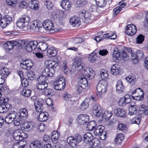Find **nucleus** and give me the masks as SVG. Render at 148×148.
<instances>
[{"instance_id":"393cba45","label":"nucleus","mask_w":148,"mask_h":148,"mask_svg":"<svg viewBox=\"0 0 148 148\" xmlns=\"http://www.w3.org/2000/svg\"><path fill=\"white\" fill-rule=\"evenodd\" d=\"M59 136L60 133L59 132L55 131L52 132L51 139L54 143L55 144H57Z\"/></svg>"},{"instance_id":"052dcab7","label":"nucleus","mask_w":148,"mask_h":148,"mask_svg":"<svg viewBox=\"0 0 148 148\" xmlns=\"http://www.w3.org/2000/svg\"><path fill=\"white\" fill-rule=\"evenodd\" d=\"M47 76L44 75L43 74V72L41 75H40L37 79L38 82H44L47 79Z\"/></svg>"},{"instance_id":"c85d7f7f","label":"nucleus","mask_w":148,"mask_h":148,"mask_svg":"<svg viewBox=\"0 0 148 148\" xmlns=\"http://www.w3.org/2000/svg\"><path fill=\"white\" fill-rule=\"evenodd\" d=\"M45 64H47V67L54 69L58 66V64L57 62L50 60L46 61Z\"/></svg>"},{"instance_id":"79ce46f5","label":"nucleus","mask_w":148,"mask_h":148,"mask_svg":"<svg viewBox=\"0 0 148 148\" xmlns=\"http://www.w3.org/2000/svg\"><path fill=\"white\" fill-rule=\"evenodd\" d=\"M39 47L37 48L40 50L45 51L46 49H48L49 47L48 45L46 42H40L39 43Z\"/></svg>"},{"instance_id":"dca6fc26","label":"nucleus","mask_w":148,"mask_h":148,"mask_svg":"<svg viewBox=\"0 0 148 148\" xmlns=\"http://www.w3.org/2000/svg\"><path fill=\"white\" fill-rule=\"evenodd\" d=\"M74 64L77 71H80L84 66V64L82 62V58H77L75 60Z\"/></svg>"},{"instance_id":"3c124183","label":"nucleus","mask_w":148,"mask_h":148,"mask_svg":"<svg viewBox=\"0 0 148 148\" xmlns=\"http://www.w3.org/2000/svg\"><path fill=\"white\" fill-rule=\"evenodd\" d=\"M88 106V100L87 99H86L82 102L80 106V108L82 110H84L86 109Z\"/></svg>"},{"instance_id":"f8f14e48","label":"nucleus","mask_w":148,"mask_h":148,"mask_svg":"<svg viewBox=\"0 0 148 148\" xmlns=\"http://www.w3.org/2000/svg\"><path fill=\"white\" fill-rule=\"evenodd\" d=\"M77 120L79 124L84 125L89 120V116L86 114H80L78 116Z\"/></svg>"},{"instance_id":"b1692460","label":"nucleus","mask_w":148,"mask_h":148,"mask_svg":"<svg viewBox=\"0 0 148 148\" xmlns=\"http://www.w3.org/2000/svg\"><path fill=\"white\" fill-rule=\"evenodd\" d=\"M116 88L117 92L119 93L123 92L124 90V86L121 80H118L117 82Z\"/></svg>"},{"instance_id":"ea45409f","label":"nucleus","mask_w":148,"mask_h":148,"mask_svg":"<svg viewBox=\"0 0 148 148\" xmlns=\"http://www.w3.org/2000/svg\"><path fill=\"white\" fill-rule=\"evenodd\" d=\"M23 126L24 129H27L29 130H32L33 128L34 123L32 122H24L23 125Z\"/></svg>"},{"instance_id":"cd10ccee","label":"nucleus","mask_w":148,"mask_h":148,"mask_svg":"<svg viewBox=\"0 0 148 148\" xmlns=\"http://www.w3.org/2000/svg\"><path fill=\"white\" fill-rule=\"evenodd\" d=\"M93 138L92 135L90 132L86 133L84 136V140L85 143H88L91 142Z\"/></svg>"},{"instance_id":"864d4df0","label":"nucleus","mask_w":148,"mask_h":148,"mask_svg":"<svg viewBox=\"0 0 148 148\" xmlns=\"http://www.w3.org/2000/svg\"><path fill=\"white\" fill-rule=\"evenodd\" d=\"M63 98L66 101H68L69 102H71V95L69 94L67 92H66L64 93L63 94Z\"/></svg>"},{"instance_id":"412c9836","label":"nucleus","mask_w":148,"mask_h":148,"mask_svg":"<svg viewBox=\"0 0 148 148\" xmlns=\"http://www.w3.org/2000/svg\"><path fill=\"white\" fill-rule=\"evenodd\" d=\"M60 5L63 9L69 10L71 6V3L69 0H62L61 1Z\"/></svg>"},{"instance_id":"e433bc0d","label":"nucleus","mask_w":148,"mask_h":148,"mask_svg":"<svg viewBox=\"0 0 148 148\" xmlns=\"http://www.w3.org/2000/svg\"><path fill=\"white\" fill-rule=\"evenodd\" d=\"M138 108L136 105L130 106L129 108V114L131 116L135 114L137 112Z\"/></svg>"},{"instance_id":"de8ad7c7","label":"nucleus","mask_w":148,"mask_h":148,"mask_svg":"<svg viewBox=\"0 0 148 148\" xmlns=\"http://www.w3.org/2000/svg\"><path fill=\"white\" fill-rule=\"evenodd\" d=\"M32 91L30 90L23 89L21 91V95L25 97H29Z\"/></svg>"},{"instance_id":"49530a36","label":"nucleus","mask_w":148,"mask_h":148,"mask_svg":"<svg viewBox=\"0 0 148 148\" xmlns=\"http://www.w3.org/2000/svg\"><path fill=\"white\" fill-rule=\"evenodd\" d=\"M96 4L99 7L102 8L104 7L106 4V0H94Z\"/></svg>"},{"instance_id":"bb28decb","label":"nucleus","mask_w":148,"mask_h":148,"mask_svg":"<svg viewBox=\"0 0 148 148\" xmlns=\"http://www.w3.org/2000/svg\"><path fill=\"white\" fill-rule=\"evenodd\" d=\"M120 68L117 64H113L111 66L110 71L111 73L114 75H117L119 73L120 71Z\"/></svg>"},{"instance_id":"2f4dec72","label":"nucleus","mask_w":148,"mask_h":148,"mask_svg":"<svg viewBox=\"0 0 148 148\" xmlns=\"http://www.w3.org/2000/svg\"><path fill=\"white\" fill-rule=\"evenodd\" d=\"M30 148H40L41 146V143L38 140L33 141L30 144Z\"/></svg>"},{"instance_id":"0e129e2a","label":"nucleus","mask_w":148,"mask_h":148,"mask_svg":"<svg viewBox=\"0 0 148 148\" xmlns=\"http://www.w3.org/2000/svg\"><path fill=\"white\" fill-rule=\"evenodd\" d=\"M56 14H55V15L56 16V18L59 16V14H57L58 13H60V14H62V16L63 17H66V12L64 11H60L59 10H56Z\"/></svg>"},{"instance_id":"ddd939ff","label":"nucleus","mask_w":148,"mask_h":148,"mask_svg":"<svg viewBox=\"0 0 148 148\" xmlns=\"http://www.w3.org/2000/svg\"><path fill=\"white\" fill-rule=\"evenodd\" d=\"M17 116V113L15 111H11L5 118V121L8 124L11 123Z\"/></svg>"},{"instance_id":"4be33fe9","label":"nucleus","mask_w":148,"mask_h":148,"mask_svg":"<svg viewBox=\"0 0 148 148\" xmlns=\"http://www.w3.org/2000/svg\"><path fill=\"white\" fill-rule=\"evenodd\" d=\"M70 24L74 27H78L80 24V21L79 19L76 16L71 18L70 19Z\"/></svg>"},{"instance_id":"e2e57ef3","label":"nucleus","mask_w":148,"mask_h":148,"mask_svg":"<svg viewBox=\"0 0 148 148\" xmlns=\"http://www.w3.org/2000/svg\"><path fill=\"white\" fill-rule=\"evenodd\" d=\"M127 129V127L126 125L122 124H119L118 127V130L125 132L126 131Z\"/></svg>"},{"instance_id":"9d476101","label":"nucleus","mask_w":148,"mask_h":148,"mask_svg":"<svg viewBox=\"0 0 148 148\" xmlns=\"http://www.w3.org/2000/svg\"><path fill=\"white\" fill-rule=\"evenodd\" d=\"M8 101L7 99L2 98L0 100V113H3L7 111L8 108L7 101Z\"/></svg>"},{"instance_id":"c756f323","label":"nucleus","mask_w":148,"mask_h":148,"mask_svg":"<svg viewBox=\"0 0 148 148\" xmlns=\"http://www.w3.org/2000/svg\"><path fill=\"white\" fill-rule=\"evenodd\" d=\"M97 126V123L95 121H90L87 124L86 128L89 131H92L95 130Z\"/></svg>"},{"instance_id":"603ef678","label":"nucleus","mask_w":148,"mask_h":148,"mask_svg":"<svg viewBox=\"0 0 148 148\" xmlns=\"http://www.w3.org/2000/svg\"><path fill=\"white\" fill-rule=\"evenodd\" d=\"M139 110L143 111L145 114L148 115V106H146L144 105H142L140 107Z\"/></svg>"},{"instance_id":"58836bf2","label":"nucleus","mask_w":148,"mask_h":148,"mask_svg":"<svg viewBox=\"0 0 148 148\" xmlns=\"http://www.w3.org/2000/svg\"><path fill=\"white\" fill-rule=\"evenodd\" d=\"M112 58L114 61L116 63L119 62L121 59V56L119 52L114 51L113 53Z\"/></svg>"},{"instance_id":"a18cd8bd","label":"nucleus","mask_w":148,"mask_h":148,"mask_svg":"<svg viewBox=\"0 0 148 148\" xmlns=\"http://www.w3.org/2000/svg\"><path fill=\"white\" fill-rule=\"evenodd\" d=\"M97 58V56L96 53L92 52L88 57V60L90 62H94Z\"/></svg>"},{"instance_id":"4468645a","label":"nucleus","mask_w":148,"mask_h":148,"mask_svg":"<svg viewBox=\"0 0 148 148\" xmlns=\"http://www.w3.org/2000/svg\"><path fill=\"white\" fill-rule=\"evenodd\" d=\"M33 63L30 60H23L20 63V66L23 69L29 70L33 66Z\"/></svg>"},{"instance_id":"680f3d73","label":"nucleus","mask_w":148,"mask_h":148,"mask_svg":"<svg viewBox=\"0 0 148 148\" xmlns=\"http://www.w3.org/2000/svg\"><path fill=\"white\" fill-rule=\"evenodd\" d=\"M19 141L18 142L19 147L20 148H24L27 145V141L25 140H19Z\"/></svg>"},{"instance_id":"f257e3e1","label":"nucleus","mask_w":148,"mask_h":148,"mask_svg":"<svg viewBox=\"0 0 148 148\" xmlns=\"http://www.w3.org/2000/svg\"><path fill=\"white\" fill-rule=\"evenodd\" d=\"M92 112L93 114L95 116L100 117L101 116L102 117L108 120L110 119L112 115V113L111 111L106 110L104 112L103 114H102V110L98 104L94 106Z\"/></svg>"},{"instance_id":"7ed1b4c3","label":"nucleus","mask_w":148,"mask_h":148,"mask_svg":"<svg viewBox=\"0 0 148 148\" xmlns=\"http://www.w3.org/2000/svg\"><path fill=\"white\" fill-rule=\"evenodd\" d=\"M12 130H8L9 134H11L13 133L12 135L14 138L16 140H23L26 138L27 137V134L24 132L22 130L20 129H17L14 132H12Z\"/></svg>"},{"instance_id":"2eb2a0df","label":"nucleus","mask_w":148,"mask_h":148,"mask_svg":"<svg viewBox=\"0 0 148 148\" xmlns=\"http://www.w3.org/2000/svg\"><path fill=\"white\" fill-rule=\"evenodd\" d=\"M42 27L47 30H53L54 28V26L53 22L51 21L49 19H47L44 21L42 24Z\"/></svg>"},{"instance_id":"4c0bfd02","label":"nucleus","mask_w":148,"mask_h":148,"mask_svg":"<svg viewBox=\"0 0 148 148\" xmlns=\"http://www.w3.org/2000/svg\"><path fill=\"white\" fill-rule=\"evenodd\" d=\"M48 86V84L46 82H38L36 86L39 90H42L45 89Z\"/></svg>"},{"instance_id":"8fccbe9b","label":"nucleus","mask_w":148,"mask_h":148,"mask_svg":"<svg viewBox=\"0 0 148 148\" xmlns=\"http://www.w3.org/2000/svg\"><path fill=\"white\" fill-rule=\"evenodd\" d=\"M100 74L101 78L103 79L107 78L108 77V71L104 69H102L100 70Z\"/></svg>"},{"instance_id":"5fc2aeb1","label":"nucleus","mask_w":148,"mask_h":148,"mask_svg":"<svg viewBox=\"0 0 148 148\" xmlns=\"http://www.w3.org/2000/svg\"><path fill=\"white\" fill-rule=\"evenodd\" d=\"M144 36L142 35H139L136 38V42L138 44L142 43L144 40Z\"/></svg>"},{"instance_id":"338daca9","label":"nucleus","mask_w":148,"mask_h":148,"mask_svg":"<svg viewBox=\"0 0 148 148\" xmlns=\"http://www.w3.org/2000/svg\"><path fill=\"white\" fill-rule=\"evenodd\" d=\"M21 82L22 85L23 87H25L28 85L29 82L27 79L23 78Z\"/></svg>"},{"instance_id":"39448f33","label":"nucleus","mask_w":148,"mask_h":148,"mask_svg":"<svg viewBox=\"0 0 148 148\" xmlns=\"http://www.w3.org/2000/svg\"><path fill=\"white\" fill-rule=\"evenodd\" d=\"M65 85V79L62 75L58 76L54 83V88L58 90H63Z\"/></svg>"},{"instance_id":"5701e85b","label":"nucleus","mask_w":148,"mask_h":148,"mask_svg":"<svg viewBox=\"0 0 148 148\" xmlns=\"http://www.w3.org/2000/svg\"><path fill=\"white\" fill-rule=\"evenodd\" d=\"M55 72L54 69L47 66L43 71V74L44 75L47 76V77H52L53 75Z\"/></svg>"},{"instance_id":"09e8293b","label":"nucleus","mask_w":148,"mask_h":148,"mask_svg":"<svg viewBox=\"0 0 148 148\" xmlns=\"http://www.w3.org/2000/svg\"><path fill=\"white\" fill-rule=\"evenodd\" d=\"M126 80L128 83H130L132 84L135 83L137 80L135 76H129L128 77H126Z\"/></svg>"},{"instance_id":"0eeeda50","label":"nucleus","mask_w":148,"mask_h":148,"mask_svg":"<svg viewBox=\"0 0 148 148\" xmlns=\"http://www.w3.org/2000/svg\"><path fill=\"white\" fill-rule=\"evenodd\" d=\"M30 28L33 31L41 32L43 29L42 23L37 21H34L31 22Z\"/></svg>"},{"instance_id":"aec40b11","label":"nucleus","mask_w":148,"mask_h":148,"mask_svg":"<svg viewBox=\"0 0 148 148\" xmlns=\"http://www.w3.org/2000/svg\"><path fill=\"white\" fill-rule=\"evenodd\" d=\"M17 43L18 42L14 40L10 41L5 43L3 44V47L6 49L11 50L13 49Z\"/></svg>"},{"instance_id":"f704fd0d","label":"nucleus","mask_w":148,"mask_h":148,"mask_svg":"<svg viewBox=\"0 0 148 148\" xmlns=\"http://www.w3.org/2000/svg\"><path fill=\"white\" fill-rule=\"evenodd\" d=\"M10 73L9 69L6 67L3 68L0 70V76L5 78Z\"/></svg>"},{"instance_id":"6e6552de","label":"nucleus","mask_w":148,"mask_h":148,"mask_svg":"<svg viewBox=\"0 0 148 148\" xmlns=\"http://www.w3.org/2000/svg\"><path fill=\"white\" fill-rule=\"evenodd\" d=\"M136 26L134 25L131 24L127 26L125 33L128 35L132 36L136 34Z\"/></svg>"},{"instance_id":"1a4fd4ad","label":"nucleus","mask_w":148,"mask_h":148,"mask_svg":"<svg viewBox=\"0 0 148 148\" xmlns=\"http://www.w3.org/2000/svg\"><path fill=\"white\" fill-rule=\"evenodd\" d=\"M132 99V96L130 95H126L123 97L121 98L119 102V106H124L126 104L130 102Z\"/></svg>"},{"instance_id":"423d86ee","label":"nucleus","mask_w":148,"mask_h":148,"mask_svg":"<svg viewBox=\"0 0 148 148\" xmlns=\"http://www.w3.org/2000/svg\"><path fill=\"white\" fill-rule=\"evenodd\" d=\"M82 75L84 77L90 79H93L95 76V72L93 70L89 67L86 68L81 72Z\"/></svg>"},{"instance_id":"72a5a7b5","label":"nucleus","mask_w":148,"mask_h":148,"mask_svg":"<svg viewBox=\"0 0 148 148\" xmlns=\"http://www.w3.org/2000/svg\"><path fill=\"white\" fill-rule=\"evenodd\" d=\"M114 113L116 116L120 117H125L126 114L125 111L123 109L120 108L115 109Z\"/></svg>"},{"instance_id":"7c9ffc66","label":"nucleus","mask_w":148,"mask_h":148,"mask_svg":"<svg viewBox=\"0 0 148 148\" xmlns=\"http://www.w3.org/2000/svg\"><path fill=\"white\" fill-rule=\"evenodd\" d=\"M5 78L0 76V91L2 92L5 91L8 88L6 85L3 86V84L5 82Z\"/></svg>"},{"instance_id":"a19ab883","label":"nucleus","mask_w":148,"mask_h":148,"mask_svg":"<svg viewBox=\"0 0 148 148\" xmlns=\"http://www.w3.org/2000/svg\"><path fill=\"white\" fill-rule=\"evenodd\" d=\"M67 141L69 145L73 147H75L77 146L74 138L73 136L68 137L67 138Z\"/></svg>"},{"instance_id":"c9c22d12","label":"nucleus","mask_w":148,"mask_h":148,"mask_svg":"<svg viewBox=\"0 0 148 148\" xmlns=\"http://www.w3.org/2000/svg\"><path fill=\"white\" fill-rule=\"evenodd\" d=\"M124 139V136L121 133L118 134L115 138V142L116 144H120Z\"/></svg>"},{"instance_id":"4d7b16f0","label":"nucleus","mask_w":148,"mask_h":148,"mask_svg":"<svg viewBox=\"0 0 148 148\" xmlns=\"http://www.w3.org/2000/svg\"><path fill=\"white\" fill-rule=\"evenodd\" d=\"M77 146L79 143H80L82 140V136L79 134H77L74 137Z\"/></svg>"},{"instance_id":"bf43d9fd","label":"nucleus","mask_w":148,"mask_h":148,"mask_svg":"<svg viewBox=\"0 0 148 148\" xmlns=\"http://www.w3.org/2000/svg\"><path fill=\"white\" fill-rule=\"evenodd\" d=\"M8 25L10 24L12 21V18L9 15H6L3 18Z\"/></svg>"},{"instance_id":"f3484780","label":"nucleus","mask_w":148,"mask_h":148,"mask_svg":"<svg viewBox=\"0 0 148 148\" xmlns=\"http://www.w3.org/2000/svg\"><path fill=\"white\" fill-rule=\"evenodd\" d=\"M104 127L102 125L98 126L96 128H95L94 132V134L96 136H101L102 135L104 136L106 134L105 132H103Z\"/></svg>"},{"instance_id":"c03bdc74","label":"nucleus","mask_w":148,"mask_h":148,"mask_svg":"<svg viewBox=\"0 0 148 148\" xmlns=\"http://www.w3.org/2000/svg\"><path fill=\"white\" fill-rule=\"evenodd\" d=\"M88 3V0H77L76 5L79 7H83Z\"/></svg>"},{"instance_id":"13d9d810","label":"nucleus","mask_w":148,"mask_h":148,"mask_svg":"<svg viewBox=\"0 0 148 148\" xmlns=\"http://www.w3.org/2000/svg\"><path fill=\"white\" fill-rule=\"evenodd\" d=\"M35 108L36 111L39 112H41L42 109V104L40 102H38L37 104H35Z\"/></svg>"},{"instance_id":"f03ea898","label":"nucleus","mask_w":148,"mask_h":148,"mask_svg":"<svg viewBox=\"0 0 148 148\" xmlns=\"http://www.w3.org/2000/svg\"><path fill=\"white\" fill-rule=\"evenodd\" d=\"M108 82L104 80H100L97 86V90L98 92L97 95L99 97L106 93L108 87Z\"/></svg>"},{"instance_id":"69168bd1","label":"nucleus","mask_w":148,"mask_h":148,"mask_svg":"<svg viewBox=\"0 0 148 148\" xmlns=\"http://www.w3.org/2000/svg\"><path fill=\"white\" fill-rule=\"evenodd\" d=\"M44 93L46 95H52L53 90L51 89H45L44 91Z\"/></svg>"},{"instance_id":"20e7f679","label":"nucleus","mask_w":148,"mask_h":148,"mask_svg":"<svg viewBox=\"0 0 148 148\" xmlns=\"http://www.w3.org/2000/svg\"><path fill=\"white\" fill-rule=\"evenodd\" d=\"M29 21V17L27 15H23L18 19L16 24L18 27L23 29L28 25Z\"/></svg>"},{"instance_id":"473e14b6","label":"nucleus","mask_w":148,"mask_h":148,"mask_svg":"<svg viewBox=\"0 0 148 148\" xmlns=\"http://www.w3.org/2000/svg\"><path fill=\"white\" fill-rule=\"evenodd\" d=\"M38 2L37 1L34 0L30 1L29 6L31 9L35 10L39 9Z\"/></svg>"},{"instance_id":"a211bd4d","label":"nucleus","mask_w":148,"mask_h":148,"mask_svg":"<svg viewBox=\"0 0 148 148\" xmlns=\"http://www.w3.org/2000/svg\"><path fill=\"white\" fill-rule=\"evenodd\" d=\"M57 52V50L54 47L49 46L47 50V55L49 57H54L56 56Z\"/></svg>"},{"instance_id":"37998d69","label":"nucleus","mask_w":148,"mask_h":148,"mask_svg":"<svg viewBox=\"0 0 148 148\" xmlns=\"http://www.w3.org/2000/svg\"><path fill=\"white\" fill-rule=\"evenodd\" d=\"M84 77V78H82L80 79L79 84L82 86L83 88H85L88 86V81L86 79L87 78Z\"/></svg>"},{"instance_id":"a878e982","label":"nucleus","mask_w":148,"mask_h":148,"mask_svg":"<svg viewBox=\"0 0 148 148\" xmlns=\"http://www.w3.org/2000/svg\"><path fill=\"white\" fill-rule=\"evenodd\" d=\"M48 114L47 112H42L39 114L38 117V120L40 122L45 121L48 119Z\"/></svg>"},{"instance_id":"9b49d317","label":"nucleus","mask_w":148,"mask_h":148,"mask_svg":"<svg viewBox=\"0 0 148 148\" xmlns=\"http://www.w3.org/2000/svg\"><path fill=\"white\" fill-rule=\"evenodd\" d=\"M38 45V43L36 41H31L28 42L26 45V50L28 52H31L36 49Z\"/></svg>"},{"instance_id":"6e6d98bb","label":"nucleus","mask_w":148,"mask_h":148,"mask_svg":"<svg viewBox=\"0 0 148 148\" xmlns=\"http://www.w3.org/2000/svg\"><path fill=\"white\" fill-rule=\"evenodd\" d=\"M27 75L28 79L30 80L33 79L35 77V74L34 72L30 71L27 73Z\"/></svg>"},{"instance_id":"6ab92c4d","label":"nucleus","mask_w":148,"mask_h":148,"mask_svg":"<svg viewBox=\"0 0 148 148\" xmlns=\"http://www.w3.org/2000/svg\"><path fill=\"white\" fill-rule=\"evenodd\" d=\"M18 115L21 119L23 120L26 119L28 116L27 110L25 108L20 109L18 111Z\"/></svg>"},{"instance_id":"774afa93","label":"nucleus","mask_w":148,"mask_h":148,"mask_svg":"<svg viewBox=\"0 0 148 148\" xmlns=\"http://www.w3.org/2000/svg\"><path fill=\"white\" fill-rule=\"evenodd\" d=\"M140 119L138 117H135L132 119V123L138 124L140 122Z\"/></svg>"}]
</instances>
